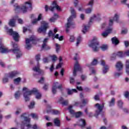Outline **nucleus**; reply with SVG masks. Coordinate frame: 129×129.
<instances>
[{"instance_id":"1","label":"nucleus","mask_w":129,"mask_h":129,"mask_svg":"<svg viewBox=\"0 0 129 129\" xmlns=\"http://www.w3.org/2000/svg\"><path fill=\"white\" fill-rule=\"evenodd\" d=\"M71 12L72 16H70L68 19V23L66 25V32L67 33L69 32V28H71V26H73V25H74V23H73V22H72V21H73V18H76V12H75V10H74V8L71 7Z\"/></svg>"},{"instance_id":"2","label":"nucleus","mask_w":129,"mask_h":129,"mask_svg":"<svg viewBox=\"0 0 129 129\" xmlns=\"http://www.w3.org/2000/svg\"><path fill=\"white\" fill-rule=\"evenodd\" d=\"M23 90V91H25V92L24 93V97H28V96H30V95H32V94H36V97H42V94L38 93L36 89L34 88L33 90H30L27 88L24 87Z\"/></svg>"},{"instance_id":"3","label":"nucleus","mask_w":129,"mask_h":129,"mask_svg":"<svg viewBox=\"0 0 129 129\" xmlns=\"http://www.w3.org/2000/svg\"><path fill=\"white\" fill-rule=\"evenodd\" d=\"M27 114L26 113H23L21 115V117H23L24 118V121L22 122V124H21V129H22V127L23 126L24 128H25V126L27 127V129L32 128V124H31V119L27 116H25Z\"/></svg>"},{"instance_id":"4","label":"nucleus","mask_w":129,"mask_h":129,"mask_svg":"<svg viewBox=\"0 0 129 129\" xmlns=\"http://www.w3.org/2000/svg\"><path fill=\"white\" fill-rule=\"evenodd\" d=\"M25 5H28L29 7H28L23 6L21 8L18 5V4H16L14 5L15 11H17V10H21L24 14H25V13H27V10H28V8L30 9V11H32V1L30 0L29 2H26Z\"/></svg>"},{"instance_id":"5","label":"nucleus","mask_w":129,"mask_h":129,"mask_svg":"<svg viewBox=\"0 0 129 129\" xmlns=\"http://www.w3.org/2000/svg\"><path fill=\"white\" fill-rule=\"evenodd\" d=\"M5 29L6 30L7 33L10 35V36H12L14 40L16 42H19V38H20V35H19V33H18L16 31H13V29H9V27L7 26H5Z\"/></svg>"},{"instance_id":"6","label":"nucleus","mask_w":129,"mask_h":129,"mask_svg":"<svg viewBox=\"0 0 129 129\" xmlns=\"http://www.w3.org/2000/svg\"><path fill=\"white\" fill-rule=\"evenodd\" d=\"M98 46H99V42L97 41V38L94 37L91 42V44H89V47L92 48L94 52H98V51H99Z\"/></svg>"},{"instance_id":"7","label":"nucleus","mask_w":129,"mask_h":129,"mask_svg":"<svg viewBox=\"0 0 129 129\" xmlns=\"http://www.w3.org/2000/svg\"><path fill=\"white\" fill-rule=\"evenodd\" d=\"M40 57L41 55L40 54L36 55L35 59L37 61V65L36 67H35L34 68H33V71L37 72L38 74H42V73H44V71H43V70H40V63H39V61H40V59H41Z\"/></svg>"},{"instance_id":"8","label":"nucleus","mask_w":129,"mask_h":129,"mask_svg":"<svg viewBox=\"0 0 129 129\" xmlns=\"http://www.w3.org/2000/svg\"><path fill=\"white\" fill-rule=\"evenodd\" d=\"M13 49H12L11 51L14 53V54H16V58L19 59V58H21L22 57L23 54L22 53V51L20 49V47L18 46V44L13 43Z\"/></svg>"},{"instance_id":"9","label":"nucleus","mask_w":129,"mask_h":129,"mask_svg":"<svg viewBox=\"0 0 129 129\" xmlns=\"http://www.w3.org/2000/svg\"><path fill=\"white\" fill-rule=\"evenodd\" d=\"M26 48L29 50L32 47L31 44H37V41L36 40V38L34 36H32L29 39L26 38Z\"/></svg>"},{"instance_id":"10","label":"nucleus","mask_w":129,"mask_h":129,"mask_svg":"<svg viewBox=\"0 0 129 129\" xmlns=\"http://www.w3.org/2000/svg\"><path fill=\"white\" fill-rule=\"evenodd\" d=\"M49 24L47 23L46 21H42L41 22V26L38 29V33H44V34L46 33V31H47V29H48Z\"/></svg>"},{"instance_id":"11","label":"nucleus","mask_w":129,"mask_h":129,"mask_svg":"<svg viewBox=\"0 0 129 129\" xmlns=\"http://www.w3.org/2000/svg\"><path fill=\"white\" fill-rule=\"evenodd\" d=\"M95 106L98 110L95 111L94 116H95L96 118H98V115H99L100 113L102 112V110H103L104 105H103L101 106L100 104H99V103H97L95 105Z\"/></svg>"},{"instance_id":"12","label":"nucleus","mask_w":129,"mask_h":129,"mask_svg":"<svg viewBox=\"0 0 129 129\" xmlns=\"http://www.w3.org/2000/svg\"><path fill=\"white\" fill-rule=\"evenodd\" d=\"M77 71H80V72H82V68L80 66V64L78 63V61H76L75 67L74 69L73 75L74 76H76L77 74Z\"/></svg>"},{"instance_id":"13","label":"nucleus","mask_w":129,"mask_h":129,"mask_svg":"<svg viewBox=\"0 0 129 129\" xmlns=\"http://www.w3.org/2000/svg\"><path fill=\"white\" fill-rule=\"evenodd\" d=\"M57 89H62V85H59L58 82H54L52 88V92L53 94H56L57 93Z\"/></svg>"},{"instance_id":"14","label":"nucleus","mask_w":129,"mask_h":129,"mask_svg":"<svg viewBox=\"0 0 129 129\" xmlns=\"http://www.w3.org/2000/svg\"><path fill=\"white\" fill-rule=\"evenodd\" d=\"M8 52H9V49L3 44L2 40L0 39V52L4 54Z\"/></svg>"},{"instance_id":"15","label":"nucleus","mask_w":129,"mask_h":129,"mask_svg":"<svg viewBox=\"0 0 129 129\" xmlns=\"http://www.w3.org/2000/svg\"><path fill=\"white\" fill-rule=\"evenodd\" d=\"M52 5H53V7L50 6L49 8V11H51V12H54V9H56L57 10V11H58L59 12H60V11H61V8H60V7H59V6H58V5H57V2L56 1H54L52 3Z\"/></svg>"},{"instance_id":"16","label":"nucleus","mask_w":129,"mask_h":129,"mask_svg":"<svg viewBox=\"0 0 129 129\" xmlns=\"http://www.w3.org/2000/svg\"><path fill=\"white\" fill-rule=\"evenodd\" d=\"M119 19V15L115 14L113 19H110L109 22V26H112L113 25V21H115L116 23H118V20Z\"/></svg>"},{"instance_id":"17","label":"nucleus","mask_w":129,"mask_h":129,"mask_svg":"<svg viewBox=\"0 0 129 129\" xmlns=\"http://www.w3.org/2000/svg\"><path fill=\"white\" fill-rule=\"evenodd\" d=\"M93 3H94V0H91L88 4V6H91V8H88L86 10V14H90L92 11V7H93Z\"/></svg>"},{"instance_id":"18","label":"nucleus","mask_w":129,"mask_h":129,"mask_svg":"<svg viewBox=\"0 0 129 129\" xmlns=\"http://www.w3.org/2000/svg\"><path fill=\"white\" fill-rule=\"evenodd\" d=\"M48 40H49V38H46L44 39L43 41V43L42 46V49H44L45 50H49L50 47L48 45H47V42H48Z\"/></svg>"},{"instance_id":"19","label":"nucleus","mask_w":129,"mask_h":129,"mask_svg":"<svg viewBox=\"0 0 129 129\" xmlns=\"http://www.w3.org/2000/svg\"><path fill=\"white\" fill-rule=\"evenodd\" d=\"M100 15L99 14L94 15L93 17L91 18L89 22V25H90V24H91L93 21H97V20H99V19H100Z\"/></svg>"},{"instance_id":"20","label":"nucleus","mask_w":129,"mask_h":129,"mask_svg":"<svg viewBox=\"0 0 129 129\" xmlns=\"http://www.w3.org/2000/svg\"><path fill=\"white\" fill-rule=\"evenodd\" d=\"M17 75H19V72H18L17 71H14L9 73L8 75H6V76L9 78H14V77H15V76H17Z\"/></svg>"},{"instance_id":"21","label":"nucleus","mask_w":129,"mask_h":129,"mask_svg":"<svg viewBox=\"0 0 129 129\" xmlns=\"http://www.w3.org/2000/svg\"><path fill=\"white\" fill-rule=\"evenodd\" d=\"M53 123L55 126L60 127L61 126V120L59 117L55 118L53 119Z\"/></svg>"},{"instance_id":"22","label":"nucleus","mask_w":129,"mask_h":129,"mask_svg":"<svg viewBox=\"0 0 129 129\" xmlns=\"http://www.w3.org/2000/svg\"><path fill=\"white\" fill-rule=\"evenodd\" d=\"M123 67V65L120 61L117 62L115 65V68L117 71H121V70H122Z\"/></svg>"},{"instance_id":"23","label":"nucleus","mask_w":129,"mask_h":129,"mask_svg":"<svg viewBox=\"0 0 129 129\" xmlns=\"http://www.w3.org/2000/svg\"><path fill=\"white\" fill-rule=\"evenodd\" d=\"M101 65L103 66V73L105 74L108 71V66L105 65V62L103 60H101Z\"/></svg>"},{"instance_id":"24","label":"nucleus","mask_w":129,"mask_h":129,"mask_svg":"<svg viewBox=\"0 0 129 129\" xmlns=\"http://www.w3.org/2000/svg\"><path fill=\"white\" fill-rule=\"evenodd\" d=\"M111 32H112V28L108 29L102 33V36L104 37H107Z\"/></svg>"},{"instance_id":"25","label":"nucleus","mask_w":129,"mask_h":129,"mask_svg":"<svg viewBox=\"0 0 129 129\" xmlns=\"http://www.w3.org/2000/svg\"><path fill=\"white\" fill-rule=\"evenodd\" d=\"M79 125L81 126V127H85L86 126V121L84 119L81 118L79 120Z\"/></svg>"},{"instance_id":"26","label":"nucleus","mask_w":129,"mask_h":129,"mask_svg":"<svg viewBox=\"0 0 129 129\" xmlns=\"http://www.w3.org/2000/svg\"><path fill=\"white\" fill-rule=\"evenodd\" d=\"M67 91L68 95H72L73 93H77V90H76V89H67Z\"/></svg>"},{"instance_id":"27","label":"nucleus","mask_w":129,"mask_h":129,"mask_svg":"<svg viewBox=\"0 0 129 129\" xmlns=\"http://www.w3.org/2000/svg\"><path fill=\"white\" fill-rule=\"evenodd\" d=\"M72 108H73V106L70 105V106H69L68 109V110H69V112L71 114H72L73 115H75V113H76V112H75V111L72 109Z\"/></svg>"},{"instance_id":"28","label":"nucleus","mask_w":129,"mask_h":129,"mask_svg":"<svg viewBox=\"0 0 129 129\" xmlns=\"http://www.w3.org/2000/svg\"><path fill=\"white\" fill-rule=\"evenodd\" d=\"M111 41L112 44H113L114 45H116L119 44V41H118V39H117V38H116V37L112 38Z\"/></svg>"},{"instance_id":"29","label":"nucleus","mask_w":129,"mask_h":129,"mask_svg":"<svg viewBox=\"0 0 129 129\" xmlns=\"http://www.w3.org/2000/svg\"><path fill=\"white\" fill-rule=\"evenodd\" d=\"M82 114H83V113L81 111L76 112L75 114L76 118H79V117H81V116H82Z\"/></svg>"},{"instance_id":"30","label":"nucleus","mask_w":129,"mask_h":129,"mask_svg":"<svg viewBox=\"0 0 129 129\" xmlns=\"http://www.w3.org/2000/svg\"><path fill=\"white\" fill-rule=\"evenodd\" d=\"M126 72L128 75H129V59L126 60Z\"/></svg>"},{"instance_id":"31","label":"nucleus","mask_w":129,"mask_h":129,"mask_svg":"<svg viewBox=\"0 0 129 129\" xmlns=\"http://www.w3.org/2000/svg\"><path fill=\"white\" fill-rule=\"evenodd\" d=\"M114 104H115V100L114 99V98H112L109 102V106L110 107H111L112 106H114Z\"/></svg>"},{"instance_id":"32","label":"nucleus","mask_w":129,"mask_h":129,"mask_svg":"<svg viewBox=\"0 0 129 129\" xmlns=\"http://www.w3.org/2000/svg\"><path fill=\"white\" fill-rule=\"evenodd\" d=\"M117 105L120 109H122V105H123V102L121 100L117 101Z\"/></svg>"},{"instance_id":"33","label":"nucleus","mask_w":129,"mask_h":129,"mask_svg":"<svg viewBox=\"0 0 129 129\" xmlns=\"http://www.w3.org/2000/svg\"><path fill=\"white\" fill-rule=\"evenodd\" d=\"M15 23H16V20H15V19H11L9 23V25L11 27H15Z\"/></svg>"},{"instance_id":"34","label":"nucleus","mask_w":129,"mask_h":129,"mask_svg":"<svg viewBox=\"0 0 129 129\" xmlns=\"http://www.w3.org/2000/svg\"><path fill=\"white\" fill-rule=\"evenodd\" d=\"M88 29H89V26L84 25V28L82 32H83V34H85V33L88 31Z\"/></svg>"},{"instance_id":"35","label":"nucleus","mask_w":129,"mask_h":129,"mask_svg":"<svg viewBox=\"0 0 129 129\" xmlns=\"http://www.w3.org/2000/svg\"><path fill=\"white\" fill-rule=\"evenodd\" d=\"M97 64V59H94V60L92 61V63L91 64H87V66L88 67H91V65H96Z\"/></svg>"},{"instance_id":"36","label":"nucleus","mask_w":129,"mask_h":129,"mask_svg":"<svg viewBox=\"0 0 129 129\" xmlns=\"http://www.w3.org/2000/svg\"><path fill=\"white\" fill-rule=\"evenodd\" d=\"M100 48L101 49L102 51H105L107 49H108V46L106 44H102Z\"/></svg>"},{"instance_id":"37","label":"nucleus","mask_w":129,"mask_h":129,"mask_svg":"<svg viewBox=\"0 0 129 129\" xmlns=\"http://www.w3.org/2000/svg\"><path fill=\"white\" fill-rule=\"evenodd\" d=\"M35 106V102L34 101H32L30 102V104L29 105H28V108L29 109H33Z\"/></svg>"},{"instance_id":"38","label":"nucleus","mask_w":129,"mask_h":129,"mask_svg":"<svg viewBox=\"0 0 129 129\" xmlns=\"http://www.w3.org/2000/svg\"><path fill=\"white\" fill-rule=\"evenodd\" d=\"M116 56H118V57H124V53H123V52H122V51H119L118 52H117L116 53Z\"/></svg>"},{"instance_id":"39","label":"nucleus","mask_w":129,"mask_h":129,"mask_svg":"<svg viewBox=\"0 0 129 129\" xmlns=\"http://www.w3.org/2000/svg\"><path fill=\"white\" fill-rule=\"evenodd\" d=\"M21 112H22V108H18L17 109V111H16V112H15V114H16V115H19V114L20 113H21Z\"/></svg>"},{"instance_id":"40","label":"nucleus","mask_w":129,"mask_h":129,"mask_svg":"<svg viewBox=\"0 0 129 129\" xmlns=\"http://www.w3.org/2000/svg\"><path fill=\"white\" fill-rule=\"evenodd\" d=\"M77 46H78V45L80 44V42H81V36H79L77 39Z\"/></svg>"},{"instance_id":"41","label":"nucleus","mask_w":129,"mask_h":129,"mask_svg":"<svg viewBox=\"0 0 129 129\" xmlns=\"http://www.w3.org/2000/svg\"><path fill=\"white\" fill-rule=\"evenodd\" d=\"M120 75H122V72H121L120 73H115L114 74V76L116 78V77H119Z\"/></svg>"},{"instance_id":"42","label":"nucleus","mask_w":129,"mask_h":129,"mask_svg":"<svg viewBox=\"0 0 129 129\" xmlns=\"http://www.w3.org/2000/svg\"><path fill=\"white\" fill-rule=\"evenodd\" d=\"M60 112L58 110H52V114L55 115H57V114H59Z\"/></svg>"},{"instance_id":"43","label":"nucleus","mask_w":129,"mask_h":129,"mask_svg":"<svg viewBox=\"0 0 129 129\" xmlns=\"http://www.w3.org/2000/svg\"><path fill=\"white\" fill-rule=\"evenodd\" d=\"M55 47H56V51L57 53H58L59 52V50H60V45L58 44L57 43H56Z\"/></svg>"},{"instance_id":"44","label":"nucleus","mask_w":129,"mask_h":129,"mask_svg":"<svg viewBox=\"0 0 129 129\" xmlns=\"http://www.w3.org/2000/svg\"><path fill=\"white\" fill-rule=\"evenodd\" d=\"M74 106H82L81 102H76L74 105Z\"/></svg>"},{"instance_id":"45","label":"nucleus","mask_w":129,"mask_h":129,"mask_svg":"<svg viewBox=\"0 0 129 129\" xmlns=\"http://www.w3.org/2000/svg\"><path fill=\"white\" fill-rule=\"evenodd\" d=\"M36 19H37L38 21H41V20H43V15H42V14H40L38 15V18Z\"/></svg>"},{"instance_id":"46","label":"nucleus","mask_w":129,"mask_h":129,"mask_svg":"<svg viewBox=\"0 0 129 129\" xmlns=\"http://www.w3.org/2000/svg\"><path fill=\"white\" fill-rule=\"evenodd\" d=\"M55 36V34L53 33V32L51 30H50L48 32V36L49 37H54Z\"/></svg>"},{"instance_id":"47","label":"nucleus","mask_w":129,"mask_h":129,"mask_svg":"<svg viewBox=\"0 0 129 129\" xmlns=\"http://www.w3.org/2000/svg\"><path fill=\"white\" fill-rule=\"evenodd\" d=\"M43 63H49V59L48 57H44L43 58Z\"/></svg>"},{"instance_id":"48","label":"nucleus","mask_w":129,"mask_h":129,"mask_svg":"<svg viewBox=\"0 0 129 129\" xmlns=\"http://www.w3.org/2000/svg\"><path fill=\"white\" fill-rule=\"evenodd\" d=\"M38 22H39L38 19H34L32 21V23L33 25H37V24H38Z\"/></svg>"},{"instance_id":"49","label":"nucleus","mask_w":129,"mask_h":129,"mask_svg":"<svg viewBox=\"0 0 129 129\" xmlns=\"http://www.w3.org/2000/svg\"><path fill=\"white\" fill-rule=\"evenodd\" d=\"M20 95H21V92L20 91L16 92L15 94V97H18Z\"/></svg>"},{"instance_id":"50","label":"nucleus","mask_w":129,"mask_h":129,"mask_svg":"<svg viewBox=\"0 0 129 129\" xmlns=\"http://www.w3.org/2000/svg\"><path fill=\"white\" fill-rule=\"evenodd\" d=\"M46 125L47 127H49V126H53V123L51 122H48L46 123Z\"/></svg>"},{"instance_id":"51","label":"nucleus","mask_w":129,"mask_h":129,"mask_svg":"<svg viewBox=\"0 0 129 129\" xmlns=\"http://www.w3.org/2000/svg\"><path fill=\"white\" fill-rule=\"evenodd\" d=\"M61 104L62 105L67 106V105H68V101L67 100L63 101L61 102Z\"/></svg>"},{"instance_id":"52","label":"nucleus","mask_w":129,"mask_h":129,"mask_svg":"<svg viewBox=\"0 0 129 129\" xmlns=\"http://www.w3.org/2000/svg\"><path fill=\"white\" fill-rule=\"evenodd\" d=\"M102 96V93L101 92L98 93L95 96V97H100Z\"/></svg>"},{"instance_id":"53","label":"nucleus","mask_w":129,"mask_h":129,"mask_svg":"<svg viewBox=\"0 0 129 129\" xmlns=\"http://www.w3.org/2000/svg\"><path fill=\"white\" fill-rule=\"evenodd\" d=\"M3 83H7L9 82V79L8 78H4L3 79Z\"/></svg>"},{"instance_id":"54","label":"nucleus","mask_w":129,"mask_h":129,"mask_svg":"<svg viewBox=\"0 0 129 129\" xmlns=\"http://www.w3.org/2000/svg\"><path fill=\"white\" fill-rule=\"evenodd\" d=\"M44 78L42 77L40 80L38 81V83H41V84H43L44 83Z\"/></svg>"},{"instance_id":"55","label":"nucleus","mask_w":129,"mask_h":129,"mask_svg":"<svg viewBox=\"0 0 129 129\" xmlns=\"http://www.w3.org/2000/svg\"><path fill=\"white\" fill-rule=\"evenodd\" d=\"M90 70L93 74H95L96 71H95V70L94 68H91L90 69Z\"/></svg>"},{"instance_id":"56","label":"nucleus","mask_w":129,"mask_h":129,"mask_svg":"<svg viewBox=\"0 0 129 129\" xmlns=\"http://www.w3.org/2000/svg\"><path fill=\"white\" fill-rule=\"evenodd\" d=\"M122 109L123 111L125 113H129L128 109H127V108H122V109Z\"/></svg>"},{"instance_id":"57","label":"nucleus","mask_w":129,"mask_h":129,"mask_svg":"<svg viewBox=\"0 0 129 129\" xmlns=\"http://www.w3.org/2000/svg\"><path fill=\"white\" fill-rule=\"evenodd\" d=\"M56 20H57V18L55 17H52L49 19V21H50L51 22H54Z\"/></svg>"},{"instance_id":"58","label":"nucleus","mask_w":129,"mask_h":129,"mask_svg":"<svg viewBox=\"0 0 129 129\" xmlns=\"http://www.w3.org/2000/svg\"><path fill=\"white\" fill-rule=\"evenodd\" d=\"M124 96L125 97H129V92L128 91H125L124 93Z\"/></svg>"},{"instance_id":"59","label":"nucleus","mask_w":129,"mask_h":129,"mask_svg":"<svg viewBox=\"0 0 129 129\" xmlns=\"http://www.w3.org/2000/svg\"><path fill=\"white\" fill-rule=\"evenodd\" d=\"M48 86H49V84H45L43 86V89L44 90H47V89H48Z\"/></svg>"},{"instance_id":"60","label":"nucleus","mask_w":129,"mask_h":129,"mask_svg":"<svg viewBox=\"0 0 129 129\" xmlns=\"http://www.w3.org/2000/svg\"><path fill=\"white\" fill-rule=\"evenodd\" d=\"M75 40V38L73 36H71L70 38V42H74Z\"/></svg>"},{"instance_id":"61","label":"nucleus","mask_w":129,"mask_h":129,"mask_svg":"<svg viewBox=\"0 0 129 129\" xmlns=\"http://www.w3.org/2000/svg\"><path fill=\"white\" fill-rule=\"evenodd\" d=\"M20 81H21V78H18L17 79H14V82H18V83H19V82H20Z\"/></svg>"},{"instance_id":"62","label":"nucleus","mask_w":129,"mask_h":129,"mask_svg":"<svg viewBox=\"0 0 129 129\" xmlns=\"http://www.w3.org/2000/svg\"><path fill=\"white\" fill-rule=\"evenodd\" d=\"M126 33H127V29L123 30L121 31V34L122 35H125V34H126Z\"/></svg>"},{"instance_id":"63","label":"nucleus","mask_w":129,"mask_h":129,"mask_svg":"<svg viewBox=\"0 0 129 129\" xmlns=\"http://www.w3.org/2000/svg\"><path fill=\"white\" fill-rule=\"evenodd\" d=\"M124 45H125V47H128V46H129L128 41H125L124 42Z\"/></svg>"},{"instance_id":"64","label":"nucleus","mask_w":129,"mask_h":129,"mask_svg":"<svg viewBox=\"0 0 129 129\" xmlns=\"http://www.w3.org/2000/svg\"><path fill=\"white\" fill-rule=\"evenodd\" d=\"M124 56H129V50H126L124 53Z\"/></svg>"}]
</instances>
